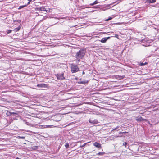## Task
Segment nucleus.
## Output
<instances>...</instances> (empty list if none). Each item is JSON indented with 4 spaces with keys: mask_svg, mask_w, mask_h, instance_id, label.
<instances>
[{
    "mask_svg": "<svg viewBox=\"0 0 159 159\" xmlns=\"http://www.w3.org/2000/svg\"><path fill=\"white\" fill-rule=\"evenodd\" d=\"M111 19H112V18L111 17H109L108 19H106V21H108V20H111Z\"/></svg>",
    "mask_w": 159,
    "mask_h": 159,
    "instance_id": "obj_23",
    "label": "nucleus"
},
{
    "mask_svg": "<svg viewBox=\"0 0 159 159\" xmlns=\"http://www.w3.org/2000/svg\"><path fill=\"white\" fill-rule=\"evenodd\" d=\"M11 115H17V114L16 113H15V112H11Z\"/></svg>",
    "mask_w": 159,
    "mask_h": 159,
    "instance_id": "obj_28",
    "label": "nucleus"
},
{
    "mask_svg": "<svg viewBox=\"0 0 159 159\" xmlns=\"http://www.w3.org/2000/svg\"><path fill=\"white\" fill-rule=\"evenodd\" d=\"M109 37H108L107 38H104L102 39L101 42L102 43H105L108 39L109 38Z\"/></svg>",
    "mask_w": 159,
    "mask_h": 159,
    "instance_id": "obj_8",
    "label": "nucleus"
},
{
    "mask_svg": "<svg viewBox=\"0 0 159 159\" xmlns=\"http://www.w3.org/2000/svg\"><path fill=\"white\" fill-rule=\"evenodd\" d=\"M81 58H76L77 60V61L76 62V63H78L80 61V60Z\"/></svg>",
    "mask_w": 159,
    "mask_h": 159,
    "instance_id": "obj_20",
    "label": "nucleus"
},
{
    "mask_svg": "<svg viewBox=\"0 0 159 159\" xmlns=\"http://www.w3.org/2000/svg\"><path fill=\"white\" fill-rule=\"evenodd\" d=\"M39 9V10H40L41 11H45V8L43 7H40Z\"/></svg>",
    "mask_w": 159,
    "mask_h": 159,
    "instance_id": "obj_13",
    "label": "nucleus"
},
{
    "mask_svg": "<svg viewBox=\"0 0 159 159\" xmlns=\"http://www.w3.org/2000/svg\"><path fill=\"white\" fill-rule=\"evenodd\" d=\"M65 146L66 148H67L69 147V144L67 143H65Z\"/></svg>",
    "mask_w": 159,
    "mask_h": 159,
    "instance_id": "obj_17",
    "label": "nucleus"
},
{
    "mask_svg": "<svg viewBox=\"0 0 159 159\" xmlns=\"http://www.w3.org/2000/svg\"><path fill=\"white\" fill-rule=\"evenodd\" d=\"M105 152H99L97 154V155H100V156H103Z\"/></svg>",
    "mask_w": 159,
    "mask_h": 159,
    "instance_id": "obj_15",
    "label": "nucleus"
},
{
    "mask_svg": "<svg viewBox=\"0 0 159 159\" xmlns=\"http://www.w3.org/2000/svg\"><path fill=\"white\" fill-rule=\"evenodd\" d=\"M39 8H40V7L37 8H36V9H37V10H39Z\"/></svg>",
    "mask_w": 159,
    "mask_h": 159,
    "instance_id": "obj_33",
    "label": "nucleus"
},
{
    "mask_svg": "<svg viewBox=\"0 0 159 159\" xmlns=\"http://www.w3.org/2000/svg\"><path fill=\"white\" fill-rule=\"evenodd\" d=\"M85 52L84 50H80L77 52L75 55L76 58H82L85 55Z\"/></svg>",
    "mask_w": 159,
    "mask_h": 159,
    "instance_id": "obj_1",
    "label": "nucleus"
},
{
    "mask_svg": "<svg viewBox=\"0 0 159 159\" xmlns=\"http://www.w3.org/2000/svg\"><path fill=\"white\" fill-rule=\"evenodd\" d=\"M84 74V71H83V74Z\"/></svg>",
    "mask_w": 159,
    "mask_h": 159,
    "instance_id": "obj_35",
    "label": "nucleus"
},
{
    "mask_svg": "<svg viewBox=\"0 0 159 159\" xmlns=\"http://www.w3.org/2000/svg\"><path fill=\"white\" fill-rule=\"evenodd\" d=\"M47 17L46 16H44L43 19L41 20H40V21H39V22H42L43 21V20H45L46 18H47Z\"/></svg>",
    "mask_w": 159,
    "mask_h": 159,
    "instance_id": "obj_16",
    "label": "nucleus"
},
{
    "mask_svg": "<svg viewBox=\"0 0 159 159\" xmlns=\"http://www.w3.org/2000/svg\"><path fill=\"white\" fill-rule=\"evenodd\" d=\"M51 126H52V125H41V127L42 128H46L50 127Z\"/></svg>",
    "mask_w": 159,
    "mask_h": 159,
    "instance_id": "obj_10",
    "label": "nucleus"
},
{
    "mask_svg": "<svg viewBox=\"0 0 159 159\" xmlns=\"http://www.w3.org/2000/svg\"><path fill=\"white\" fill-rule=\"evenodd\" d=\"M12 31V30H9L7 31V34H8L9 33H11Z\"/></svg>",
    "mask_w": 159,
    "mask_h": 159,
    "instance_id": "obj_21",
    "label": "nucleus"
},
{
    "mask_svg": "<svg viewBox=\"0 0 159 159\" xmlns=\"http://www.w3.org/2000/svg\"><path fill=\"white\" fill-rule=\"evenodd\" d=\"M88 82V81L84 80L83 81H81L80 82H78V83L82 84H85L86 83H87Z\"/></svg>",
    "mask_w": 159,
    "mask_h": 159,
    "instance_id": "obj_9",
    "label": "nucleus"
},
{
    "mask_svg": "<svg viewBox=\"0 0 159 159\" xmlns=\"http://www.w3.org/2000/svg\"><path fill=\"white\" fill-rule=\"evenodd\" d=\"M127 144V143L126 142H124L123 143V145L125 146V147H126V145Z\"/></svg>",
    "mask_w": 159,
    "mask_h": 159,
    "instance_id": "obj_22",
    "label": "nucleus"
},
{
    "mask_svg": "<svg viewBox=\"0 0 159 159\" xmlns=\"http://www.w3.org/2000/svg\"><path fill=\"white\" fill-rule=\"evenodd\" d=\"M71 72L72 73H76L79 71V68L78 66L73 63L70 64Z\"/></svg>",
    "mask_w": 159,
    "mask_h": 159,
    "instance_id": "obj_2",
    "label": "nucleus"
},
{
    "mask_svg": "<svg viewBox=\"0 0 159 159\" xmlns=\"http://www.w3.org/2000/svg\"><path fill=\"white\" fill-rule=\"evenodd\" d=\"M127 133V132H123L121 133H122V134H125L126 133Z\"/></svg>",
    "mask_w": 159,
    "mask_h": 159,
    "instance_id": "obj_32",
    "label": "nucleus"
},
{
    "mask_svg": "<svg viewBox=\"0 0 159 159\" xmlns=\"http://www.w3.org/2000/svg\"><path fill=\"white\" fill-rule=\"evenodd\" d=\"M19 137L22 139H25V137L24 136H19Z\"/></svg>",
    "mask_w": 159,
    "mask_h": 159,
    "instance_id": "obj_27",
    "label": "nucleus"
},
{
    "mask_svg": "<svg viewBox=\"0 0 159 159\" xmlns=\"http://www.w3.org/2000/svg\"><path fill=\"white\" fill-rule=\"evenodd\" d=\"M139 65L140 66H144V64L143 63L141 62V63H140V64H139Z\"/></svg>",
    "mask_w": 159,
    "mask_h": 159,
    "instance_id": "obj_26",
    "label": "nucleus"
},
{
    "mask_svg": "<svg viewBox=\"0 0 159 159\" xmlns=\"http://www.w3.org/2000/svg\"><path fill=\"white\" fill-rule=\"evenodd\" d=\"M28 1H29V2L27 3V5H29L31 1V0H28Z\"/></svg>",
    "mask_w": 159,
    "mask_h": 159,
    "instance_id": "obj_29",
    "label": "nucleus"
},
{
    "mask_svg": "<svg viewBox=\"0 0 159 159\" xmlns=\"http://www.w3.org/2000/svg\"><path fill=\"white\" fill-rule=\"evenodd\" d=\"M147 64V62H145V63H144V65H146Z\"/></svg>",
    "mask_w": 159,
    "mask_h": 159,
    "instance_id": "obj_34",
    "label": "nucleus"
},
{
    "mask_svg": "<svg viewBox=\"0 0 159 159\" xmlns=\"http://www.w3.org/2000/svg\"><path fill=\"white\" fill-rule=\"evenodd\" d=\"M89 122L92 124H96L98 123L97 120H93L91 119H89Z\"/></svg>",
    "mask_w": 159,
    "mask_h": 159,
    "instance_id": "obj_5",
    "label": "nucleus"
},
{
    "mask_svg": "<svg viewBox=\"0 0 159 159\" xmlns=\"http://www.w3.org/2000/svg\"><path fill=\"white\" fill-rule=\"evenodd\" d=\"M124 78V76H120L119 77V79H122L123 78Z\"/></svg>",
    "mask_w": 159,
    "mask_h": 159,
    "instance_id": "obj_24",
    "label": "nucleus"
},
{
    "mask_svg": "<svg viewBox=\"0 0 159 159\" xmlns=\"http://www.w3.org/2000/svg\"><path fill=\"white\" fill-rule=\"evenodd\" d=\"M37 86L38 87H40L41 88H46L47 87V85L45 84H38Z\"/></svg>",
    "mask_w": 159,
    "mask_h": 159,
    "instance_id": "obj_4",
    "label": "nucleus"
},
{
    "mask_svg": "<svg viewBox=\"0 0 159 159\" xmlns=\"http://www.w3.org/2000/svg\"><path fill=\"white\" fill-rule=\"evenodd\" d=\"M98 3V2L97 0L95 1L93 3L90 4L91 6H93V5L97 4Z\"/></svg>",
    "mask_w": 159,
    "mask_h": 159,
    "instance_id": "obj_14",
    "label": "nucleus"
},
{
    "mask_svg": "<svg viewBox=\"0 0 159 159\" xmlns=\"http://www.w3.org/2000/svg\"><path fill=\"white\" fill-rule=\"evenodd\" d=\"M135 120L137 121H147V120L141 117H139V118L136 119Z\"/></svg>",
    "mask_w": 159,
    "mask_h": 159,
    "instance_id": "obj_6",
    "label": "nucleus"
},
{
    "mask_svg": "<svg viewBox=\"0 0 159 159\" xmlns=\"http://www.w3.org/2000/svg\"><path fill=\"white\" fill-rule=\"evenodd\" d=\"M149 2L150 3H153L155 2H156V0H149Z\"/></svg>",
    "mask_w": 159,
    "mask_h": 159,
    "instance_id": "obj_19",
    "label": "nucleus"
},
{
    "mask_svg": "<svg viewBox=\"0 0 159 159\" xmlns=\"http://www.w3.org/2000/svg\"><path fill=\"white\" fill-rule=\"evenodd\" d=\"M21 27L20 26H18V27L14 29L13 30V31L15 32H17L20 29Z\"/></svg>",
    "mask_w": 159,
    "mask_h": 159,
    "instance_id": "obj_11",
    "label": "nucleus"
},
{
    "mask_svg": "<svg viewBox=\"0 0 159 159\" xmlns=\"http://www.w3.org/2000/svg\"><path fill=\"white\" fill-rule=\"evenodd\" d=\"M27 125H29V122H26V123H25Z\"/></svg>",
    "mask_w": 159,
    "mask_h": 159,
    "instance_id": "obj_31",
    "label": "nucleus"
},
{
    "mask_svg": "<svg viewBox=\"0 0 159 159\" xmlns=\"http://www.w3.org/2000/svg\"><path fill=\"white\" fill-rule=\"evenodd\" d=\"M16 159H19V158H18V157H17V158H16Z\"/></svg>",
    "mask_w": 159,
    "mask_h": 159,
    "instance_id": "obj_36",
    "label": "nucleus"
},
{
    "mask_svg": "<svg viewBox=\"0 0 159 159\" xmlns=\"http://www.w3.org/2000/svg\"><path fill=\"white\" fill-rule=\"evenodd\" d=\"M6 115L8 116H10L11 115V112H10L9 111H7V113H6Z\"/></svg>",
    "mask_w": 159,
    "mask_h": 159,
    "instance_id": "obj_12",
    "label": "nucleus"
},
{
    "mask_svg": "<svg viewBox=\"0 0 159 159\" xmlns=\"http://www.w3.org/2000/svg\"><path fill=\"white\" fill-rule=\"evenodd\" d=\"M26 6V5H23V6H20L19 7V8H18V9H21L22 8H23V7H25Z\"/></svg>",
    "mask_w": 159,
    "mask_h": 159,
    "instance_id": "obj_18",
    "label": "nucleus"
},
{
    "mask_svg": "<svg viewBox=\"0 0 159 159\" xmlns=\"http://www.w3.org/2000/svg\"><path fill=\"white\" fill-rule=\"evenodd\" d=\"M86 144H87V143H84L83 145H81V146H80V147L81 148H82V147H84V146H85V145H86Z\"/></svg>",
    "mask_w": 159,
    "mask_h": 159,
    "instance_id": "obj_25",
    "label": "nucleus"
},
{
    "mask_svg": "<svg viewBox=\"0 0 159 159\" xmlns=\"http://www.w3.org/2000/svg\"><path fill=\"white\" fill-rule=\"evenodd\" d=\"M118 35L117 34H115V37H116V38H118Z\"/></svg>",
    "mask_w": 159,
    "mask_h": 159,
    "instance_id": "obj_30",
    "label": "nucleus"
},
{
    "mask_svg": "<svg viewBox=\"0 0 159 159\" xmlns=\"http://www.w3.org/2000/svg\"><path fill=\"white\" fill-rule=\"evenodd\" d=\"M93 145L97 148H99L101 147V144L97 142H95L93 143Z\"/></svg>",
    "mask_w": 159,
    "mask_h": 159,
    "instance_id": "obj_7",
    "label": "nucleus"
},
{
    "mask_svg": "<svg viewBox=\"0 0 159 159\" xmlns=\"http://www.w3.org/2000/svg\"><path fill=\"white\" fill-rule=\"evenodd\" d=\"M64 74H58L57 75V77L58 80H63L65 79V78L64 77Z\"/></svg>",
    "mask_w": 159,
    "mask_h": 159,
    "instance_id": "obj_3",
    "label": "nucleus"
}]
</instances>
